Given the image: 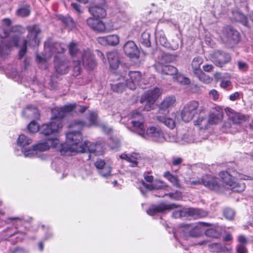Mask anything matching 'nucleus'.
<instances>
[{
  "label": "nucleus",
  "instance_id": "21",
  "mask_svg": "<svg viewBox=\"0 0 253 253\" xmlns=\"http://www.w3.org/2000/svg\"><path fill=\"white\" fill-rule=\"evenodd\" d=\"M98 42L102 45H116L119 43V37L116 35H109L105 37H99Z\"/></svg>",
  "mask_w": 253,
  "mask_h": 253
},
{
  "label": "nucleus",
  "instance_id": "44",
  "mask_svg": "<svg viewBox=\"0 0 253 253\" xmlns=\"http://www.w3.org/2000/svg\"><path fill=\"white\" fill-rule=\"evenodd\" d=\"M89 123H86V126L90 127L93 126L98 125L97 114L94 112H90L89 114Z\"/></svg>",
  "mask_w": 253,
  "mask_h": 253
},
{
  "label": "nucleus",
  "instance_id": "61",
  "mask_svg": "<svg viewBox=\"0 0 253 253\" xmlns=\"http://www.w3.org/2000/svg\"><path fill=\"white\" fill-rule=\"evenodd\" d=\"M111 168L109 166L105 165L101 169L99 170V173L104 177L110 174Z\"/></svg>",
  "mask_w": 253,
  "mask_h": 253
},
{
  "label": "nucleus",
  "instance_id": "62",
  "mask_svg": "<svg viewBox=\"0 0 253 253\" xmlns=\"http://www.w3.org/2000/svg\"><path fill=\"white\" fill-rule=\"evenodd\" d=\"M232 85L231 82L229 80H227L224 78L221 79L220 83V86L224 89L227 88L231 87Z\"/></svg>",
  "mask_w": 253,
  "mask_h": 253
},
{
  "label": "nucleus",
  "instance_id": "9",
  "mask_svg": "<svg viewBox=\"0 0 253 253\" xmlns=\"http://www.w3.org/2000/svg\"><path fill=\"white\" fill-rule=\"evenodd\" d=\"M130 117L132 119L131 124L133 127L138 131V133L142 137H145L144 129V118L142 115L139 112L135 111L130 114Z\"/></svg>",
  "mask_w": 253,
  "mask_h": 253
},
{
  "label": "nucleus",
  "instance_id": "47",
  "mask_svg": "<svg viewBox=\"0 0 253 253\" xmlns=\"http://www.w3.org/2000/svg\"><path fill=\"white\" fill-rule=\"evenodd\" d=\"M164 176L170 181L174 185L178 187L180 186L178 180L176 176H174L168 171L165 173Z\"/></svg>",
  "mask_w": 253,
  "mask_h": 253
},
{
  "label": "nucleus",
  "instance_id": "6",
  "mask_svg": "<svg viewBox=\"0 0 253 253\" xmlns=\"http://www.w3.org/2000/svg\"><path fill=\"white\" fill-rule=\"evenodd\" d=\"M239 32L230 27L223 29L221 39L227 45L232 47L237 44L240 41Z\"/></svg>",
  "mask_w": 253,
  "mask_h": 253
},
{
  "label": "nucleus",
  "instance_id": "38",
  "mask_svg": "<svg viewBox=\"0 0 253 253\" xmlns=\"http://www.w3.org/2000/svg\"><path fill=\"white\" fill-rule=\"evenodd\" d=\"M51 112L53 116L51 119H60L62 122V119L64 117L65 114L62 107L54 108Z\"/></svg>",
  "mask_w": 253,
  "mask_h": 253
},
{
  "label": "nucleus",
  "instance_id": "41",
  "mask_svg": "<svg viewBox=\"0 0 253 253\" xmlns=\"http://www.w3.org/2000/svg\"><path fill=\"white\" fill-rule=\"evenodd\" d=\"M17 142L18 145L24 148L32 143V139L28 138L24 134H21L19 135Z\"/></svg>",
  "mask_w": 253,
  "mask_h": 253
},
{
  "label": "nucleus",
  "instance_id": "28",
  "mask_svg": "<svg viewBox=\"0 0 253 253\" xmlns=\"http://www.w3.org/2000/svg\"><path fill=\"white\" fill-rule=\"evenodd\" d=\"M23 115L26 117L31 119H39L40 113L37 108L33 106H28L23 111Z\"/></svg>",
  "mask_w": 253,
  "mask_h": 253
},
{
  "label": "nucleus",
  "instance_id": "23",
  "mask_svg": "<svg viewBox=\"0 0 253 253\" xmlns=\"http://www.w3.org/2000/svg\"><path fill=\"white\" fill-rule=\"evenodd\" d=\"M187 217H191L194 219H197L206 217L208 212L202 209L189 208L186 209Z\"/></svg>",
  "mask_w": 253,
  "mask_h": 253
},
{
  "label": "nucleus",
  "instance_id": "46",
  "mask_svg": "<svg viewBox=\"0 0 253 253\" xmlns=\"http://www.w3.org/2000/svg\"><path fill=\"white\" fill-rule=\"evenodd\" d=\"M201 81L205 83H209L211 81V79L202 70L195 74Z\"/></svg>",
  "mask_w": 253,
  "mask_h": 253
},
{
  "label": "nucleus",
  "instance_id": "24",
  "mask_svg": "<svg viewBox=\"0 0 253 253\" xmlns=\"http://www.w3.org/2000/svg\"><path fill=\"white\" fill-rule=\"evenodd\" d=\"M107 58L111 69L115 70L118 68L120 62L117 52L112 51L108 53Z\"/></svg>",
  "mask_w": 253,
  "mask_h": 253
},
{
  "label": "nucleus",
  "instance_id": "34",
  "mask_svg": "<svg viewBox=\"0 0 253 253\" xmlns=\"http://www.w3.org/2000/svg\"><path fill=\"white\" fill-rule=\"evenodd\" d=\"M120 157L122 159L126 160L130 163L132 167H135L137 165V160L139 157V155L137 154H133L132 155L122 154L120 156Z\"/></svg>",
  "mask_w": 253,
  "mask_h": 253
},
{
  "label": "nucleus",
  "instance_id": "53",
  "mask_svg": "<svg viewBox=\"0 0 253 253\" xmlns=\"http://www.w3.org/2000/svg\"><path fill=\"white\" fill-rule=\"evenodd\" d=\"M205 234L208 237L214 238H218L219 236V232L213 228H210L206 230L205 231Z\"/></svg>",
  "mask_w": 253,
  "mask_h": 253
},
{
  "label": "nucleus",
  "instance_id": "4",
  "mask_svg": "<svg viewBox=\"0 0 253 253\" xmlns=\"http://www.w3.org/2000/svg\"><path fill=\"white\" fill-rule=\"evenodd\" d=\"M206 108L204 105L200 106L198 101L193 100L188 102L181 111L182 119L185 122L192 120L195 115L198 112L199 113L205 112Z\"/></svg>",
  "mask_w": 253,
  "mask_h": 253
},
{
  "label": "nucleus",
  "instance_id": "50",
  "mask_svg": "<svg viewBox=\"0 0 253 253\" xmlns=\"http://www.w3.org/2000/svg\"><path fill=\"white\" fill-rule=\"evenodd\" d=\"M59 18L67 26L74 27L75 25L73 19L69 16L65 17L64 16L60 15Z\"/></svg>",
  "mask_w": 253,
  "mask_h": 253
},
{
  "label": "nucleus",
  "instance_id": "16",
  "mask_svg": "<svg viewBox=\"0 0 253 253\" xmlns=\"http://www.w3.org/2000/svg\"><path fill=\"white\" fill-rule=\"evenodd\" d=\"M82 56L83 64L87 70H93L96 67V63L89 49L84 50Z\"/></svg>",
  "mask_w": 253,
  "mask_h": 253
},
{
  "label": "nucleus",
  "instance_id": "48",
  "mask_svg": "<svg viewBox=\"0 0 253 253\" xmlns=\"http://www.w3.org/2000/svg\"><path fill=\"white\" fill-rule=\"evenodd\" d=\"M95 145L96 143H93L89 141H85L83 144V145L85 147V150L84 152H85L86 150H87L89 153L94 154L95 155Z\"/></svg>",
  "mask_w": 253,
  "mask_h": 253
},
{
  "label": "nucleus",
  "instance_id": "31",
  "mask_svg": "<svg viewBox=\"0 0 253 253\" xmlns=\"http://www.w3.org/2000/svg\"><path fill=\"white\" fill-rule=\"evenodd\" d=\"M222 117L223 114L221 112H213L210 114L208 117L210 126L219 123L221 121Z\"/></svg>",
  "mask_w": 253,
  "mask_h": 253
},
{
  "label": "nucleus",
  "instance_id": "27",
  "mask_svg": "<svg viewBox=\"0 0 253 253\" xmlns=\"http://www.w3.org/2000/svg\"><path fill=\"white\" fill-rule=\"evenodd\" d=\"M219 176L222 182L223 186L229 189L231 186L233 180L232 176L227 171H223L219 173Z\"/></svg>",
  "mask_w": 253,
  "mask_h": 253
},
{
  "label": "nucleus",
  "instance_id": "60",
  "mask_svg": "<svg viewBox=\"0 0 253 253\" xmlns=\"http://www.w3.org/2000/svg\"><path fill=\"white\" fill-rule=\"evenodd\" d=\"M186 210H177L173 212L172 216L175 218H177L179 217L187 216V212H186Z\"/></svg>",
  "mask_w": 253,
  "mask_h": 253
},
{
  "label": "nucleus",
  "instance_id": "25",
  "mask_svg": "<svg viewBox=\"0 0 253 253\" xmlns=\"http://www.w3.org/2000/svg\"><path fill=\"white\" fill-rule=\"evenodd\" d=\"M89 11L92 16L96 18H103L106 15V10L102 5H95L90 7Z\"/></svg>",
  "mask_w": 253,
  "mask_h": 253
},
{
  "label": "nucleus",
  "instance_id": "35",
  "mask_svg": "<svg viewBox=\"0 0 253 253\" xmlns=\"http://www.w3.org/2000/svg\"><path fill=\"white\" fill-rule=\"evenodd\" d=\"M194 124L201 129H206L210 127L208 119L204 117H200L194 121Z\"/></svg>",
  "mask_w": 253,
  "mask_h": 253
},
{
  "label": "nucleus",
  "instance_id": "43",
  "mask_svg": "<svg viewBox=\"0 0 253 253\" xmlns=\"http://www.w3.org/2000/svg\"><path fill=\"white\" fill-rule=\"evenodd\" d=\"M69 52L71 56L75 57L79 54V49L77 43L74 42H71L68 45Z\"/></svg>",
  "mask_w": 253,
  "mask_h": 253
},
{
  "label": "nucleus",
  "instance_id": "15",
  "mask_svg": "<svg viewBox=\"0 0 253 253\" xmlns=\"http://www.w3.org/2000/svg\"><path fill=\"white\" fill-rule=\"evenodd\" d=\"M175 103L176 99L174 96H169L166 97L159 105V112L163 114L168 113L174 106Z\"/></svg>",
  "mask_w": 253,
  "mask_h": 253
},
{
  "label": "nucleus",
  "instance_id": "58",
  "mask_svg": "<svg viewBox=\"0 0 253 253\" xmlns=\"http://www.w3.org/2000/svg\"><path fill=\"white\" fill-rule=\"evenodd\" d=\"M164 139L169 142H175L177 141V138L175 133H169L166 134L164 136Z\"/></svg>",
  "mask_w": 253,
  "mask_h": 253
},
{
  "label": "nucleus",
  "instance_id": "39",
  "mask_svg": "<svg viewBox=\"0 0 253 253\" xmlns=\"http://www.w3.org/2000/svg\"><path fill=\"white\" fill-rule=\"evenodd\" d=\"M245 188V184L242 181L236 182L233 181L232 185L229 189H230L233 192H241L244 190Z\"/></svg>",
  "mask_w": 253,
  "mask_h": 253
},
{
  "label": "nucleus",
  "instance_id": "45",
  "mask_svg": "<svg viewBox=\"0 0 253 253\" xmlns=\"http://www.w3.org/2000/svg\"><path fill=\"white\" fill-rule=\"evenodd\" d=\"M173 78L178 83L184 85L189 84L190 83V81L188 78L183 76L178 72L176 75L173 77Z\"/></svg>",
  "mask_w": 253,
  "mask_h": 253
},
{
  "label": "nucleus",
  "instance_id": "36",
  "mask_svg": "<svg viewBox=\"0 0 253 253\" xmlns=\"http://www.w3.org/2000/svg\"><path fill=\"white\" fill-rule=\"evenodd\" d=\"M157 120L170 129H173L175 126V121L171 118H166L163 116H158L157 117Z\"/></svg>",
  "mask_w": 253,
  "mask_h": 253
},
{
  "label": "nucleus",
  "instance_id": "10",
  "mask_svg": "<svg viewBox=\"0 0 253 253\" xmlns=\"http://www.w3.org/2000/svg\"><path fill=\"white\" fill-rule=\"evenodd\" d=\"M230 55L225 52L216 51L211 54L210 60L217 66L222 67L231 61Z\"/></svg>",
  "mask_w": 253,
  "mask_h": 253
},
{
  "label": "nucleus",
  "instance_id": "29",
  "mask_svg": "<svg viewBox=\"0 0 253 253\" xmlns=\"http://www.w3.org/2000/svg\"><path fill=\"white\" fill-rule=\"evenodd\" d=\"M11 21L9 19L3 20L2 26L0 27V37L1 38H6L11 30Z\"/></svg>",
  "mask_w": 253,
  "mask_h": 253
},
{
  "label": "nucleus",
  "instance_id": "51",
  "mask_svg": "<svg viewBox=\"0 0 253 253\" xmlns=\"http://www.w3.org/2000/svg\"><path fill=\"white\" fill-rule=\"evenodd\" d=\"M171 57L168 54H163L159 59V61L156 64H160L161 65H167L171 62Z\"/></svg>",
  "mask_w": 253,
  "mask_h": 253
},
{
  "label": "nucleus",
  "instance_id": "54",
  "mask_svg": "<svg viewBox=\"0 0 253 253\" xmlns=\"http://www.w3.org/2000/svg\"><path fill=\"white\" fill-rule=\"evenodd\" d=\"M18 14L22 17L28 16L30 13L29 6H26L19 9L17 11Z\"/></svg>",
  "mask_w": 253,
  "mask_h": 253
},
{
  "label": "nucleus",
  "instance_id": "17",
  "mask_svg": "<svg viewBox=\"0 0 253 253\" xmlns=\"http://www.w3.org/2000/svg\"><path fill=\"white\" fill-rule=\"evenodd\" d=\"M154 67L159 73L167 75L174 77L177 73V69L174 66L168 65H161L160 64H155Z\"/></svg>",
  "mask_w": 253,
  "mask_h": 253
},
{
  "label": "nucleus",
  "instance_id": "55",
  "mask_svg": "<svg viewBox=\"0 0 253 253\" xmlns=\"http://www.w3.org/2000/svg\"><path fill=\"white\" fill-rule=\"evenodd\" d=\"M223 214L224 217L228 219L231 220L232 219L235 215V212L232 209L227 208L225 209L223 211Z\"/></svg>",
  "mask_w": 253,
  "mask_h": 253
},
{
  "label": "nucleus",
  "instance_id": "59",
  "mask_svg": "<svg viewBox=\"0 0 253 253\" xmlns=\"http://www.w3.org/2000/svg\"><path fill=\"white\" fill-rule=\"evenodd\" d=\"M22 152L25 157H31L37 154V151L35 149L34 146H33L32 148L29 149L28 150H22Z\"/></svg>",
  "mask_w": 253,
  "mask_h": 253
},
{
  "label": "nucleus",
  "instance_id": "2",
  "mask_svg": "<svg viewBox=\"0 0 253 253\" xmlns=\"http://www.w3.org/2000/svg\"><path fill=\"white\" fill-rule=\"evenodd\" d=\"M29 32L27 35V40L22 39L18 36H14L17 37L19 40L17 41L18 46L21 47L19 52V56L20 58H22L26 54L27 51V44L28 43L29 46H36L39 44L40 41L38 39V34L41 32V30L37 25L30 26L27 27Z\"/></svg>",
  "mask_w": 253,
  "mask_h": 253
},
{
  "label": "nucleus",
  "instance_id": "33",
  "mask_svg": "<svg viewBox=\"0 0 253 253\" xmlns=\"http://www.w3.org/2000/svg\"><path fill=\"white\" fill-rule=\"evenodd\" d=\"M86 125V123L80 120H76L70 124L69 127L72 129L73 130L80 131L81 133L84 127H87Z\"/></svg>",
  "mask_w": 253,
  "mask_h": 253
},
{
  "label": "nucleus",
  "instance_id": "63",
  "mask_svg": "<svg viewBox=\"0 0 253 253\" xmlns=\"http://www.w3.org/2000/svg\"><path fill=\"white\" fill-rule=\"evenodd\" d=\"M239 69L242 72H246L248 70V65L245 62L239 61L237 62Z\"/></svg>",
  "mask_w": 253,
  "mask_h": 253
},
{
  "label": "nucleus",
  "instance_id": "22",
  "mask_svg": "<svg viewBox=\"0 0 253 253\" xmlns=\"http://www.w3.org/2000/svg\"><path fill=\"white\" fill-rule=\"evenodd\" d=\"M87 25L94 30L102 32L105 30L104 23L98 18H89L87 19Z\"/></svg>",
  "mask_w": 253,
  "mask_h": 253
},
{
  "label": "nucleus",
  "instance_id": "14",
  "mask_svg": "<svg viewBox=\"0 0 253 253\" xmlns=\"http://www.w3.org/2000/svg\"><path fill=\"white\" fill-rule=\"evenodd\" d=\"M124 51L125 54L130 58L138 59L140 51L133 41H128L124 46Z\"/></svg>",
  "mask_w": 253,
  "mask_h": 253
},
{
  "label": "nucleus",
  "instance_id": "13",
  "mask_svg": "<svg viewBox=\"0 0 253 253\" xmlns=\"http://www.w3.org/2000/svg\"><path fill=\"white\" fill-rule=\"evenodd\" d=\"M55 68L57 73L60 74H65L69 70V63L65 58L55 56L54 59Z\"/></svg>",
  "mask_w": 253,
  "mask_h": 253
},
{
  "label": "nucleus",
  "instance_id": "56",
  "mask_svg": "<svg viewBox=\"0 0 253 253\" xmlns=\"http://www.w3.org/2000/svg\"><path fill=\"white\" fill-rule=\"evenodd\" d=\"M182 140L187 143H192L195 140L194 136L191 132H188L183 134L181 137Z\"/></svg>",
  "mask_w": 253,
  "mask_h": 253
},
{
  "label": "nucleus",
  "instance_id": "30",
  "mask_svg": "<svg viewBox=\"0 0 253 253\" xmlns=\"http://www.w3.org/2000/svg\"><path fill=\"white\" fill-rule=\"evenodd\" d=\"M117 81L118 82L111 84V89L114 92L121 93L123 92L126 87H127L126 83V81L120 80V76L117 78Z\"/></svg>",
  "mask_w": 253,
  "mask_h": 253
},
{
  "label": "nucleus",
  "instance_id": "5",
  "mask_svg": "<svg viewBox=\"0 0 253 253\" xmlns=\"http://www.w3.org/2000/svg\"><path fill=\"white\" fill-rule=\"evenodd\" d=\"M162 94V90L158 87L148 90L144 93L140 100L142 104L145 103L143 110L146 111H150L153 109L155 102Z\"/></svg>",
  "mask_w": 253,
  "mask_h": 253
},
{
  "label": "nucleus",
  "instance_id": "3",
  "mask_svg": "<svg viewBox=\"0 0 253 253\" xmlns=\"http://www.w3.org/2000/svg\"><path fill=\"white\" fill-rule=\"evenodd\" d=\"M50 42L48 41L45 42L44 52L45 54L42 56L37 55V61L40 64H43L44 68L46 67V62L53 53H62L66 50V45L64 43L56 42L52 45L50 44Z\"/></svg>",
  "mask_w": 253,
  "mask_h": 253
},
{
  "label": "nucleus",
  "instance_id": "12",
  "mask_svg": "<svg viewBox=\"0 0 253 253\" xmlns=\"http://www.w3.org/2000/svg\"><path fill=\"white\" fill-rule=\"evenodd\" d=\"M19 39L17 37L12 36L10 41L3 40L0 43V55L4 56L9 54L11 48L14 46H18L17 41Z\"/></svg>",
  "mask_w": 253,
  "mask_h": 253
},
{
  "label": "nucleus",
  "instance_id": "7",
  "mask_svg": "<svg viewBox=\"0 0 253 253\" xmlns=\"http://www.w3.org/2000/svg\"><path fill=\"white\" fill-rule=\"evenodd\" d=\"M62 126L63 124L60 119H51L49 123L41 126L40 131L45 135L53 134L56 136Z\"/></svg>",
  "mask_w": 253,
  "mask_h": 253
},
{
  "label": "nucleus",
  "instance_id": "8",
  "mask_svg": "<svg viewBox=\"0 0 253 253\" xmlns=\"http://www.w3.org/2000/svg\"><path fill=\"white\" fill-rule=\"evenodd\" d=\"M141 74L138 71L125 72L120 75V80L126 81L127 87L130 89H135L141 79Z\"/></svg>",
  "mask_w": 253,
  "mask_h": 253
},
{
  "label": "nucleus",
  "instance_id": "64",
  "mask_svg": "<svg viewBox=\"0 0 253 253\" xmlns=\"http://www.w3.org/2000/svg\"><path fill=\"white\" fill-rule=\"evenodd\" d=\"M238 253H247L248 250L244 245H238L236 249Z\"/></svg>",
  "mask_w": 253,
  "mask_h": 253
},
{
  "label": "nucleus",
  "instance_id": "26",
  "mask_svg": "<svg viewBox=\"0 0 253 253\" xmlns=\"http://www.w3.org/2000/svg\"><path fill=\"white\" fill-rule=\"evenodd\" d=\"M145 137L148 136L156 138L157 139H161L163 138V133L162 130L158 127L156 126H150L144 131Z\"/></svg>",
  "mask_w": 253,
  "mask_h": 253
},
{
  "label": "nucleus",
  "instance_id": "40",
  "mask_svg": "<svg viewBox=\"0 0 253 253\" xmlns=\"http://www.w3.org/2000/svg\"><path fill=\"white\" fill-rule=\"evenodd\" d=\"M208 225L209 224L206 222H199L197 225L192 227V230L190 232V235L193 237L198 236L202 232L201 227Z\"/></svg>",
  "mask_w": 253,
  "mask_h": 253
},
{
  "label": "nucleus",
  "instance_id": "32",
  "mask_svg": "<svg viewBox=\"0 0 253 253\" xmlns=\"http://www.w3.org/2000/svg\"><path fill=\"white\" fill-rule=\"evenodd\" d=\"M141 183L148 190L161 189L167 187L166 184L160 180H155L152 184H146L144 181H142Z\"/></svg>",
  "mask_w": 253,
  "mask_h": 253
},
{
  "label": "nucleus",
  "instance_id": "11",
  "mask_svg": "<svg viewBox=\"0 0 253 253\" xmlns=\"http://www.w3.org/2000/svg\"><path fill=\"white\" fill-rule=\"evenodd\" d=\"M202 183L204 186L211 190L218 192L221 189L218 178L211 175H203L202 177Z\"/></svg>",
  "mask_w": 253,
  "mask_h": 253
},
{
  "label": "nucleus",
  "instance_id": "1",
  "mask_svg": "<svg viewBox=\"0 0 253 253\" xmlns=\"http://www.w3.org/2000/svg\"><path fill=\"white\" fill-rule=\"evenodd\" d=\"M68 144L62 145L60 152L63 155H70L73 152L84 153L85 147L81 143L82 135L80 131L72 130L66 133Z\"/></svg>",
  "mask_w": 253,
  "mask_h": 253
},
{
  "label": "nucleus",
  "instance_id": "20",
  "mask_svg": "<svg viewBox=\"0 0 253 253\" xmlns=\"http://www.w3.org/2000/svg\"><path fill=\"white\" fill-rule=\"evenodd\" d=\"M175 207V205H166L161 204L157 206H153L151 207L147 212L148 214L153 215L159 212H163L166 210L172 209Z\"/></svg>",
  "mask_w": 253,
  "mask_h": 253
},
{
  "label": "nucleus",
  "instance_id": "19",
  "mask_svg": "<svg viewBox=\"0 0 253 253\" xmlns=\"http://www.w3.org/2000/svg\"><path fill=\"white\" fill-rule=\"evenodd\" d=\"M225 111L229 118L232 120L234 124H240L244 122L246 119L245 116L235 112L230 108H225Z\"/></svg>",
  "mask_w": 253,
  "mask_h": 253
},
{
  "label": "nucleus",
  "instance_id": "18",
  "mask_svg": "<svg viewBox=\"0 0 253 253\" xmlns=\"http://www.w3.org/2000/svg\"><path fill=\"white\" fill-rule=\"evenodd\" d=\"M59 142V139L57 137L49 138L44 142L34 145V148L37 151L43 152L48 150L50 147H56Z\"/></svg>",
  "mask_w": 253,
  "mask_h": 253
},
{
  "label": "nucleus",
  "instance_id": "42",
  "mask_svg": "<svg viewBox=\"0 0 253 253\" xmlns=\"http://www.w3.org/2000/svg\"><path fill=\"white\" fill-rule=\"evenodd\" d=\"M140 42L145 46L150 47L151 46L150 34L148 32H144L141 34Z\"/></svg>",
  "mask_w": 253,
  "mask_h": 253
},
{
  "label": "nucleus",
  "instance_id": "37",
  "mask_svg": "<svg viewBox=\"0 0 253 253\" xmlns=\"http://www.w3.org/2000/svg\"><path fill=\"white\" fill-rule=\"evenodd\" d=\"M203 60L201 57L194 58L191 63V66L194 74L202 71L200 66L203 63Z\"/></svg>",
  "mask_w": 253,
  "mask_h": 253
},
{
  "label": "nucleus",
  "instance_id": "49",
  "mask_svg": "<svg viewBox=\"0 0 253 253\" xmlns=\"http://www.w3.org/2000/svg\"><path fill=\"white\" fill-rule=\"evenodd\" d=\"M104 143L103 141H97L95 145V155H101L104 153Z\"/></svg>",
  "mask_w": 253,
  "mask_h": 253
},
{
  "label": "nucleus",
  "instance_id": "57",
  "mask_svg": "<svg viewBox=\"0 0 253 253\" xmlns=\"http://www.w3.org/2000/svg\"><path fill=\"white\" fill-rule=\"evenodd\" d=\"M233 14L234 16V19L236 21L240 22H246V18L244 14L239 12H233Z\"/></svg>",
  "mask_w": 253,
  "mask_h": 253
},
{
  "label": "nucleus",
  "instance_id": "52",
  "mask_svg": "<svg viewBox=\"0 0 253 253\" xmlns=\"http://www.w3.org/2000/svg\"><path fill=\"white\" fill-rule=\"evenodd\" d=\"M28 129L30 132L35 133L40 130V128L35 121H32L28 126Z\"/></svg>",
  "mask_w": 253,
  "mask_h": 253
}]
</instances>
